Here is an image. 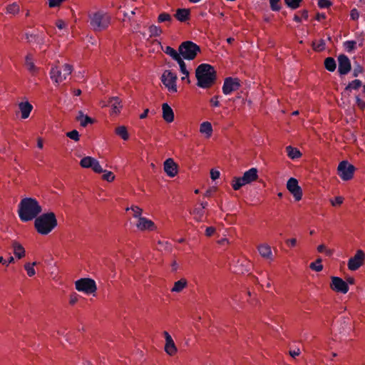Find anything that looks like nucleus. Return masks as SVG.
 <instances>
[{"label":"nucleus","mask_w":365,"mask_h":365,"mask_svg":"<svg viewBox=\"0 0 365 365\" xmlns=\"http://www.w3.org/2000/svg\"><path fill=\"white\" fill-rule=\"evenodd\" d=\"M163 118L167 123H172L174 120V112L172 108L166 103L162 106Z\"/></svg>","instance_id":"obj_18"},{"label":"nucleus","mask_w":365,"mask_h":365,"mask_svg":"<svg viewBox=\"0 0 365 365\" xmlns=\"http://www.w3.org/2000/svg\"><path fill=\"white\" fill-rule=\"evenodd\" d=\"M104 174L103 175V179L108 181V182H112L114 178L115 175L111 171H106L104 170Z\"/></svg>","instance_id":"obj_49"},{"label":"nucleus","mask_w":365,"mask_h":365,"mask_svg":"<svg viewBox=\"0 0 365 365\" xmlns=\"http://www.w3.org/2000/svg\"><path fill=\"white\" fill-rule=\"evenodd\" d=\"M76 120L80 122V125L82 127H86L88 124H92L94 123V120L93 118L86 115H84L83 111L81 110L78 111V115L76 116Z\"/></svg>","instance_id":"obj_23"},{"label":"nucleus","mask_w":365,"mask_h":365,"mask_svg":"<svg viewBox=\"0 0 365 365\" xmlns=\"http://www.w3.org/2000/svg\"><path fill=\"white\" fill-rule=\"evenodd\" d=\"M26 38L29 41H32V40H34L37 43H41L43 41V39L41 38H40L37 35H34V34H26Z\"/></svg>","instance_id":"obj_50"},{"label":"nucleus","mask_w":365,"mask_h":365,"mask_svg":"<svg viewBox=\"0 0 365 365\" xmlns=\"http://www.w3.org/2000/svg\"><path fill=\"white\" fill-rule=\"evenodd\" d=\"M148 30L150 32V37L159 36L163 32L162 29L155 25L150 26Z\"/></svg>","instance_id":"obj_38"},{"label":"nucleus","mask_w":365,"mask_h":365,"mask_svg":"<svg viewBox=\"0 0 365 365\" xmlns=\"http://www.w3.org/2000/svg\"><path fill=\"white\" fill-rule=\"evenodd\" d=\"M297 240L296 238H290L286 240V244L291 247H294L297 245Z\"/></svg>","instance_id":"obj_58"},{"label":"nucleus","mask_w":365,"mask_h":365,"mask_svg":"<svg viewBox=\"0 0 365 365\" xmlns=\"http://www.w3.org/2000/svg\"><path fill=\"white\" fill-rule=\"evenodd\" d=\"M247 185L244 181L243 178H234L232 182V188L235 190H239L241 187Z\"/></svg>","instance_id":"obj_35"},{"label":"nucleus","mask_w":365,"mask_h":365,"mask_svg":"<svg viewBox=\"0 0 365 365\" xmlns=\"http://www.w3.org/2000/svg\"><path fill=\"white\" fill-rule=\"evenodd\" d=\"M216 71L214 68L207 64V88L213 85L216 81Z\"/></svg>","instance_id":"obj_22"},{"label":"nucleus","mask_w":365,"mask_h":365,"mask_svg":"<svg viewBox=\"0 0 365 365\" xmlns=\"http://www.w3.org/2000/svg\"><path fill=\"white\" fill-rule=\"evenodd\" d=\"M362 83L360 80L356 79L350 82L346 87V91L357 90L361 86Z\"/></svg>","instance_id":"obj_40"},{"label":"nucleus","mask_w":365,"mask_h":365,"mask_svg":"<svg viewBox=\"0 0 365 365\" xmlns=\"http://www.w3.org/2000/svg\"><path fill=\"white\" fill-rule=\"evenodd\" d=\"M356 103L360 109L364 110L365 108V101L361 99L359 96L356 97Z\"/></svg>","instance_id":"obj_57"},{"label":"nucleus","mask_w":365,"mask_h":365,"mask_svg":"<svg viewBox=\"0 0 365 365\" xmlns=\"http://www.w3.org/2000/svg\"><path fill=\"white\" fill-rule=\"evenodd\" d=\"M313 47L317 51H322L323 49H324L325 43L323 41H320L318 43L314 42Z\"/></svg>","instance_id":"obj_53"},{"label":"nucleus","mask_w":365,"mask_h":365,"mask_svg":"<svg viewBox=\"0 0 365 365\" xmlns=\"http://www.w3.org/2000/svg\"><path fill=\"white\" fill-rule=\"evenodd\" d=\"M41 212L42 207L38 200L33 197L23 198L18 205V215L24 222L36 220Z\"/></svg>","instance_id":"obj_1"},{"label":"nucleus","mask_w":365,"mask_h":365,"mask_svg":"<svg viewBox=\"0 0 365 365\" xmlns=\"http://www.w3.org/2000/svg\"><path fill=\"white\" fill-rule=\"evenodd\" d=\"M350 16H351V19L357 20L359 19V14L358 11L356 9H353L351 11Z\"/></svg>","instance_id":"obj_59"},{"label":"nucleus","mask_w":365,"mask_h":365,"mask_svg":"<svg viewBox=\"0 0 365 365\" xmlns=\"http://www.w3.org/2000/svg\"><path fill=\"white\" fill-rule=\"evenodd\" d=\"M197 86L205 88V63H201L195 71Z\"/></svg>","instance_id":"obj_15"},{"label":"nucleus","mask_w":365,"mask_h":365,"mask_svg":"<svg viewBox=\"0 0 365 365\" xmlns=\"http://www.w3.org/2000/svg\"><path fill=\"white\" fill-rule=\"evenodd\" d=\"M6 10L9 14H16L19 11V6L16 3H13L7 6Z\"/></svg>","instance_id":"obj_42"},{"label":"nucleus","mask_w":365,"mask_h":365,"mask_svg":"<svg viewBox=\"0 0 365 365\" xmlns=\"http://www.w3.org/2000/svg\"><path fill=\"white\" fill-rule=\"evenodd\" d=\"M257 169L255 168H250L246 171L242 178L246 184L251 183L257 179Z\"/></svg>","instance_id":"obj_21"},{"label":"nucleus","mask_w":365,"mask_h":365,"mask_svg":"<svg viewBox=\"0 0 365 365\" xmlns=\"http://www.w3.org/2000/svg\"><path fill=\"white\" fill-rule=\"evenodd\" d=\"M240 86V82L238 78H226L222 86V92L225 95H229L233 91H237Z\"/></svg>","instance_id":"obj_12"},{"label":"nucleus","mask_w":365,"mask_h":365,"mask_svg":"<svg viewBox=\"0 0 365 365\" xmlns=\"http://www.w3.org/2000/svg\"><path fill=\"white\" fill-rule=\"evenodd\" d=\"M177 75L170 70H166L163 72L161 76V81L165 86L170 92H177Z\"/></svg>","instance_id":"obj_9"},{"label":"nucleus","mask_w":365,"mask_h":365,"mask_svg":"<svg viewBox=\"0 0 365 365\" xmlns=\"http://www.w3.org/2000/svg\"><path fill=\"white\" fill-rule=\"evenodd\" d=\"M56 26L59 29H63L66 24H65V22L61 20V19H58L56 22Z\"/></svg>","instance_id":"obj_61"},{"label":"nucleus","mask_w":365,"mask_h":365,"mask_svg":"<svg viewBox=\"0 0 365 365\" xmlns=\"http://www.w3.org/2000/svg\"><path fill=\"white\" fill-rule=\"evenodd\" d=\"M164 171L170 178H173L177 175L178 165L173 158H168L164 162Z\"/></svg>","instance_id":"obj_14"},{"label":"nucleus","mask_w":365,"mask_h":365,"mask_svg":"<svg viewBox=\"0 0 365 365\" xmlns=\"http://www.w3.org/2000/svg\"><path fill=\"white\" fill-rule=\"evenodd\" d=\"M175 16L180 22H185L189 19L190 11L187 9H178L176 11Z\"/></svg>","instance_id":"obj_24"},{"label":"nucleus","mask_w":365,"mask_h":365,"mask_svg":"<svg viewBox=\"0 0 365 365\" xmlns=\"http://www.w3.org/2000/svg\"><path fill=\"white\" fill-rule=\"evenodd\" d=\"M257 250L260 256L264 259L272 260L273 255L271 247L267 244H262L257 247Z\"/></svg>","instance_id":"obj_17"},{"label":"nucleus","mask_w":365,"mask_h":365,"mask_svg":"<svg viewBox=\"0 0 365 365\" xmlns=\"http://www.w3.org/2000/svg\"><path fill=\"white\" fill-rule=\"evenodd\" d=\"M163 334L165 339V343H170V341H173L171 336L169 334L168 331H164Z\"/></svg>","instance_id":"obj_64"},{"label":"nucleus","mask_w":365,"mask_h":365,"mask_svg":"<svg viewBox=\"0 0 365 365\" xmlns=\"http://www.w3.org/2000/svg\"><path fill=\"white\" fill-rule=\"evenodd\" d=\"M72 66L64 64L61 67H53L51 69L50 77L55 83L58 84L66 79L71 73Z\"/></svg>","instance_id":"obj_5"},{"label":"nucleus","mask_w":365,"mask_h":365,"mask_svg":"<svg viewBox=\"0 0 365 365\" xmlns=\"http://www.w3.org/2000/svg\"><path fill=\"white\" fill-rule=\"evenodd\" d=\"M19 108L21 113V118L23 119H26V118H29V116L33 109V106L28 101L21 102L19 103Z\"/></svg>","instance_id":"obj_19"},{"label":"nucleus","mask_w":365,"mask_h":365,"mask_svg":"<svg viewBox=\"0 0 365 365\" xmlns=\"http://www.w3.org/2000/svg\"><path fill=\"white\" fill-rule=\"evenodd\" d=\"M172 20L171 16L168 13H161L158 18V21L160 23L165 21H170Z\"/></svg>","instance_id":"obj_45"},{"label":"nucleus","mask_w":365,"mask_h":365,"mask_svg":"<svg viewBox=\"0 0 365 365\" xmlns=\"http://www.w3.org/2000/svg\"><path fill=\"white\" fill-rule=\"evenodd\" d=\"M287 190L292 194L295 201H299L302 198L303 192L299 185L298 180L294 178H290L286 184Z\"/></svg>","instance_id":"obj_10"},{"label":"nucleus","mask_w":365,"mask_h":365,"mask_svg":"<svg viewBox=\"0 0 365 365\" xmlns=\"http://www.w3.org/2000/svg\"><path fill=\"white\" fill-rule=\"evenodd\" d=\"M324 66L329 71H334L336 69V62L333 58H327L324 61Z\"/></svg>","instance_id":"obj_37"},{"label":"nucleus","mask_w":365,"mask_h":365,"mask_svg":"<svg viewBox=\"0 0 365 365\" xmlns=\"http://www.w3.org/2000/svg\"><path fill=\"white\" fill-rule=\"evenodd\" d=\"M165 351L170 356H173L177 352V348L174 341H172L170 343H165Z\"/></svg>","instance_id":"obj_34"},{"label":"nucleus","mask_w":365,"mask_h":365,"mask_svg":"<svg viewBox=\"0 0 365 365\" xmlns=\"http://www.w3.org/2000/svg\"><path fill=\"white\" fill-rule=\"evenodd\" d=\"M279 1L280 0H269L270 6L272 10L278 11L280 9V6L279 4Z\"/></svg>","instance_id":"obj_54"},{"label":"nucleus","mask_w":365,"mask_h":365,"mask_svg":"<svg viewBox=\"0 0 365 365\" xmlns=\"http://www.w3.org/2000/svg\"><path fill=\"white\" fill-rule=\"evenodd\" d=\"M212 133V125L210 123L207 122V138L211 136Z\"/></svg>","instance_id":"obj_62"},{"label":"nucleus","mask_w":365,"mask_h":365,"mask_svg":"<svg viewBox=\"0 0 365 365\" xmlns=\"http://www.w3.org/2000/svg\"><path fill=\"white\" fill-rule=\"evenodd\" d=\"M180 56L185 60H193L200 52L198 45L191 41H183L178 47Z\"/></svg>","instance_id":"obj_3"},{"label":"nucleus","mask_w":365,"mask_h":365,"mask_svg":"<svg viewBox=\"0 0 365 365\" xmlns=\"http://www.w3.org/2000/svg\"><path fill=\"white\" fill-rule=\"evenodd\" d=\"M344 197L342 196H336L329 200L331 205L333 207L340 206L344 202Z\"/></svg>","instance_id":"obj_41"},{"label":"nucleus","mask_w":365,"mask_h":365,"mask_svg":"<svg viewBox=\"0 0 365 365\" xmlns=\"http://www.w3.org/2000/svg\"><path fill=\"white\" fill-rule=\"evenodd\" d=\"M25 66H26L29 71L32 74H35L38 71V68L34 65L33 62V58L31 54H28L26 56Z\"/></svg>","instance_id":"obj_27"},{"label":"nucleus","mask_w":365,"mask_h":365,"mask_svg":"<svg viewBox=\"0 0 365 365\" xmlns=\"http://www.w3.org/2000/svg\"><path fill=\"white\" fill-rule=\"evenodd\" d=\"M78 295L76 294V293L71 294V297H70L69 303L71 304H72V305L75 304L77 302V301H78Z\"/></svg>","instance_id":"obj_60"},{"label":"nucleus","mask_w":365,"mask_h":365,"mask_svg":"<svg viewBox=\"0 0 365 365\" xmlns=\"http://www.w3.org/2000/svg\"><path fill=\"white\" fill-rule=\"evenodd\" d=\"M76 289L78 292H83L90 294L97 289L96 282L90 278H81L75 282Z\"/></svg>","instance_id":"obj_7"},{"label":"nucleus","mask_w":365,"mask_h":365,"mask_svg":"<svg viewBox=\"0 0 365 365\" xmlns=\"http://www.w3.org/2000/svg\"><path fill=\"white\" fill-rule=\"evenodd\" d=\"M364 262L365 252L362 250H358L354 255L348 260L347 267L349 270L356 271L363 266Z\"/></svg>","instance_id":"obj_8"},{"label":"nucleus","mask_w":365,"mask_h":365,"mask_svg":"<svg viewBox=\"0 0 365 365\" xmlns=\"http://www.w3.org/2000/svg\"><path fill=\"white\" fill-rule=\"evenodd\" d=\"M317 250L319 253H324L327 256H331L334 254V250L328 248L325 245L321 244L317 246Z\"/></svg>","instance_id":"obj_36"},{"label":"nucleus","mask_w":365,"mask_h":365,"mask_svg":"<svg viewBox=\"0 0 365 365\" xmlns=\"http://www.w3.org/2000/svg\"><path fill=\"white\" fill-rule=\"evenodd\" d=\"M187 285V282L185 279H180L175 282L173 287L171 291L173 292H181Z\"/></svg>","instance_id":"obj_30"},{"label":"nucleus","mask_w":365,"mask_h":365,"mask_svg":"<svg viewBox=\"0 0 365 365\" xmlns=\"http://www.w3.org/2000/svg\"><path fill=\"white\" fill-rule=\"evenodd\" d=\"M308 18V13L307 11H303L302 13V16H299L298 15H295L294 17V20L297 22H301L302 19H307Z\"/></svg>","instance_id":"obj_51"},{"label":"nucleus","mask_w":365,"mask_h":365,"mask_svg":"<svg viewBox=\"0 0 365 365\" xmlns=\"http://www.w3.org/2000/svg\"><path fill=\"white\" fill-rule=\"evenodd\" d=\"M130 210V208H127V210ZM130 210L133 212V217L135 218H138L139 220V217H142V209L140 208L138 206H132L130 207Z\"/></svg>","instance_id":"obj_44"},{"label":"nucleus","mask_w":365,"mask_h":365,"mask_svg":"<svg viewBox=\"0 0 365 365\" xmlns=\"http://www.w3.org/2000/svg\"><path fill=\"white\" fill-rule=\"evenodd\" d=\"M286 151L288 157L291 159L299 158L302 155V153L297 148H294L291 145L286 147Z\"/></svg>","instance_id":"obj_28"},{"label":"nucleus","mask_w":365,"mask_h":365,"mask_svg":"<svg viewBox=\"0 0 365 365\" xmlns=\"http://www.w3.org/2000/svg\"><path fill=\"white\" fill-rule=\"evenodd\" d=\"M309 267L316 272H321L323 269L322 259L318 258L315 262L310 263Z\"/></svg>","instance_id":"obj_39"},{"label":"nucleus","mask_w":365,"mask_h":365,"mask_svg":"<svg viewBox=\"0 0 365 365\" xmlns=\"http://www.w3.org/2000/svg\"><path fill=\"white\" fill-rule=\"evenodd\" d=\"M138 229L141 231L143 230H154L155 229V225L154 222L144 217H139L138 222L136 224Z\"/></svg>","instance_id":"obj_16"},{"label":"nucleus","mask_w":365,"mask_h":365,"mask_svg":"<svg viewBox=\"0 0 365 365\" xmlns=\"http://www.w3.org/2000/svg\"><path fill=\"white\" fill-rule=\"evenodd\" d=\"M105 106H110L111 108L112 113L117 114L120 110V101L118 97L110 98L108 103L104 105Z\"/></svg>","instance_id":"obj_20"},{"label":"nucleus","mask_w":365,"mask_h":365,"mask_svg":"<svg viewBox=\"0 0 365 365\" xmlns=\"http://www.w3.org/2000/svg\"><path fill=\"white\" fill-rule=\"evenodd\" d=\"M210 178L212 180H216L217 179H218L220 176V173L218 170L217 169H212L210 172Z\"/></svg>","instance_id":"obj_52"},{"label":"nucleus","mask_w":365,"mask_h":365,"mask_svg":"<svg viewBox=\"0 0 365 365\" xmlns=\"http://www.w3.org/2000/svg\"><path fill=\"white\" fill-rule=\"evenodd\" d=\"M13 247L14 249V255L19 258L21 259L24 256L25 250L24 248L18 242H14L13 244Z\"/></svg>","instance_id":"obj_31"},{"label":"nucleus","mask_w":365,"mask_h":365,"mask_svg":"<svg viewBox=\"0 0 365 365\" xmlns=\"http://www.w3.org/2000/svg\"><path fill=\"white\" fill-rule=\"evenodd\" d=\"M162 50L175 61L181 57L179 51H178L169 46H165V48L162 47Z\"/></svg>","instance_id":"obj_26"},{"label":"nucleus","mask_w":365,"mask_h":365,"mask_svg":"<svg viewBox=\"0 0 365 365\" xmlns=\"http://www.w3.org/2000/svg\"><path fill=\"white\" fill-rule=\"evenodd\" d=\"M287 6L292 9H297L299 6L301 0H284Z\"/></svg>","instance_id":"obj_48"},{"label":"nucleus","mask_w":365,"mask_h":365,"mask_svg":"<svg viewBox=\"0 0 365 365\" xmlns=\"http://www.w3.org/2000/svg\"><path fill=\"white\" fill-rule=\"evenodd\" d=\"M318 5L320 8H328L331 2L329 0H319Z\"/></svg>","instance_id":"obj_56"},{"label":"nucleus","mask_w":365,"mask_h":365,"mask_svg":"<svg viewBox=\"0 0 365 365\" xmlns=\"http://www.w3.org/2000/svg\"><path fill=\"white\" fill-rule=\"evenodd\" d=\"M205 207L204 205V203L201 202L200 205H199V207H195L193 210L192 215H193L194 219L196 221H198V222L202 221V218H203L204 212H205V211H204Z\"/></svg>","instance_id":"obj_25"},{"label":"nucleus","mask_w":365,"mask_h":365,"mask_svg":"<svg viewBox=\"0 0 365 365\" xmlns=\"http://www.w3.org/2000/svg\"><path fill=\"white\" fill-rule=\"evenodd\" d=\"M48 1L49 7L53 8V7L58 6L65 0H48Z\"/></svg>","instance_id":"obj_55"},{"label":"nucleus","mask_w":365,"mask_h":365,"mask_svg":"<svg viewBox=\"0 0 365 365\" xmlns=\"http://www.w3.org/2000/svg\"><path fill=\"white\" fill-rule=\"evenodd\" d=\"M57 225L58 221L53 212L40 215L34 221L35 229L38 233L42 235L49 234Z\"/></svg>","instance_id":"obj_2"},{"label":"nucleus","mask_w":365,"mask_h":365,"mask_svg":"<svg viewBox=\"0 0 365 365\" xmlns=\"http://www.w3.org/2000/svg\"><path fill=\"white\" fill-rule=\"evenodd\" d=\"M330 288L336 292L346 294L349 291L347 283L339 277H331Z\"/></svg>","instance_id":"obj_11"},{"label":"nucleus","mask_w":365,"mask_h":365,"mask_svg":"<svg viewBox=\"0 0 365 365\" xmlns=\"http://www.w3.org/2000/svg\"><path fill=\"white\" fill-rule=\"evenodd\" d=\"M109 24V17L103 12L98 11L90 16V24L95 31L106 29Z\"/></svg>","instance_id":"obj_4"},{"label":"nucleus","mask_w":365,"mask_h":365,"mask_svg":"<svg viewBox=\"0 0 365 365\" xmlns=\"http://www.w3.org/2000/svg\"><path fill=\"white\" fill-rule=\"evenodd\" d=\"M66 136L75 141L79 140V133L76 130H73L70 132H68L66 133Z\"/></svg>","instance_id":"obj_47"},{"label":"nucleus","mask_w":365,"mask_h":365,"mask_svg":"<svg viewBox=\"0 0 365 365\" xmlns=\"http://www.w3.org/2000/svg\"><path fill=\"white\" fill-rule=\"evenodd\" d=\"M36 264V262H33L32 264H31L30 263H27L24 265V268L26 270L27 272V274L29 276V277H32L35 274L36 272H35V269L34 268V266Z\"/></svg>","instance_id":"obj_43"},{"label":"nucleus","mask_w":365,"mask_h":365,"mask_svg":"<svg viewBox=\"0 0 365 365\" xmlns=\"http://www.w3.org/2000/svg\"><path fill=\"white\" fill-rule=\"evenodd\" d=\"M355 167L346 160L339 163L337 167V174L342 180L348 181L353 178Z\"/></svg>","instance_id":"obj_6"},{"label":"nucleus","mask_w":365,"mask_h":365,"mask_svg":"<svg viewBox=\"0 0 365 365\" xmlns=\"http://www.w3.org/2000/svg\"><path fill=\"white\" fill-rule=\"evenodd\" d=\"M91 168L96 173H102L104 172L99 162L96 159L93 162Z\"/></svg>","instance_id":"obj_46"},{"label":"nucleus","mask_w":365,"mask_h":365,"mask_svg":"<svg viewBox=\"0 0 365 365\" xmlns=\"http://www.w3.org/2000/svg\"><path fill=\"white\" fill-rule=\"evenodd\" d=\"M183 58L180 57V59L177 60L176 62L179 64L180 72L185 75V76L182 77V80H185V78H188L189 71L186 68V64L183 61ZM187 81L190 82L189 79Z\"/></svg>","instance_id":"obj_29"},{"label":"nucleus","mask_w":365,"mask_h":365,"mask_svg":"<svg viewBox=\"0 0 365 365\" xmlns=\"http://www.w3.org/2000/svg\"><path fill=\"white\" fill-rule=\"evenodd\" d=\"M210 103L212 106H213L215 107L218 106H219L218 97L215 96V97L211 98Z\"/></svg>","instance_id":"obj_63"},{"label":"nucleus","mask_w":365,"mask_h":365,"mask_svg":"<svg viewBox=\"0 0 365 365\" xmlns=\"http://www.w3.org/2000/svg\"><path fill=\"white\" fill-rule=\"evenodd\" d=\"M115 133L121 137L124 140H128L129 138L127 129L123 125L117 127L115 128Z\"/></svg>","instance_id":"obj_33"},{"label":"nucleus","mask_w":365,"mask_h":365,"mask_svg":"<svg viewBox=\"0 0 365 365\" xmlns=\"http://www.w3.org/2000/svg\"><path fill=\"white\" fill-rule=\"evenodd\" d=\"M95 160V158L90 156L84 157L81 160L80 165L83 168H91Z\"/></svg>","instance_id":"obj_32"},{"label":"nucleus","mask_w":365,"mask_h":365,"mask_svg":"<svg viewBox=\"0 0 365 365\" xmlns=\"http://www.w3.org/2000/svg\"><path fill=\"white\" fill-rule=\"evenodd\" d=\"M339 67L338 71L341 75H345L351 69L350 61L345 55H340L338 58Z\"/></svg>","instance_id":"obj_13"}]
</instances>
